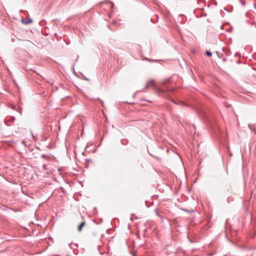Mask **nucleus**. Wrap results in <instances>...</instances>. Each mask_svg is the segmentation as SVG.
<instances>
[{
    "label": "nucleus",
    "mask_w": 256,
    "mask_h": 256,
    "mask_svg": "<svg viewBox=\"0 0 256 256\" xmlns=\"http://www.w3.org/2000/svg\"><path fill=\"white\" fill-rule=\"evenodd\" d=\"M84 225H85L84 222H81L78 227V230L79 232L81 231L82 230V228L84 226Z\"/></svg>",
    "instance_id": "nucleus-2"
},
{
    "label": "nucleus",
    "mask_w": 256,
    "mask_h": 256,
    "mask_svg": "<svg viewBox=\"0 0 256 256\" xmlns=\"http://www.w3.org/2000/svg\"><path fill=\"white\" fill-rule=\"evenodd\" d=\"M32 19H29L26 22H24V21L22 20V22L25 24H29L32 23Z\"/></svg>",
    "instance_id": "nucleus-3"
},
{
    "label": "nucleus",
    "mask_w": 256,
    "mask_h": 256,
    "mask_svg": "<svg viewBox=\"0 0 256 256\" xmlns=\"http://www.w3.org/2000/svg\"><path fill=\"white\" fill-rule=\"evenodd\" d=\"M206 54L208 56H212V53L210 51H206Z\"/></svg>",
    "instance_id": "nucleus-4"
},
{
    "label": "nucleus",
    "mask_w": 256,
    "mask_h": 256,
    "mask_svg": "<svg viewBox=\"0 0 256 256\" xmlns=\"http://www.w3.org/2000/svg\"><path fill=\"white\" fill-rule=\"evenodd\" d=\"M154 85H155L154 81L153 80H150L148 81L146 84V87L149 88L150 86H154Z\"/></svg>",
    "instance_id": "nucleus-1"
}]
</instances>
